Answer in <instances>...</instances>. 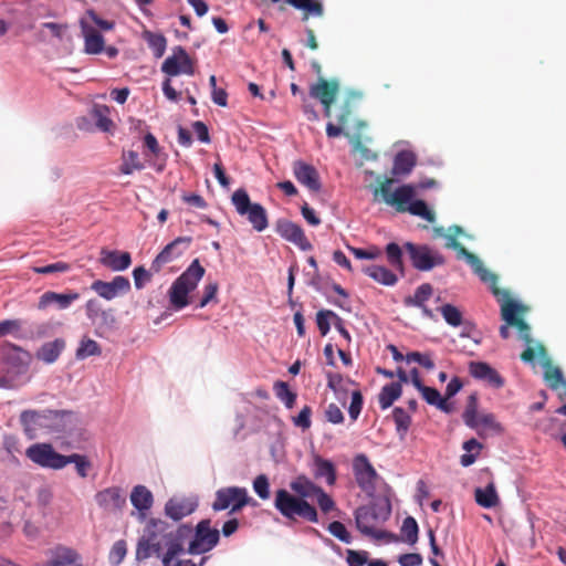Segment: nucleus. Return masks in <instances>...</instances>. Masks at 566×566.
I'll return each mask as SVG.
<instances>
[{"mask_svg":"<svg viewBox=\"0 0 566 566\" xmlns=\"http://www.w3.org/2000/svg\"><path fill=\"white\" fill-rule=\"evenodd\" d=\"M339 93V82L336 78L318 77L310 87V95L321 102L324 116L331 120L326 125V135L329 138L346 137L349 143L359 148L363 144L364 130L367 123L356 117L360 94L348 92L340 104L333 109V104Z\"/></svg>","mask_w":566,"mask_h":566,"instance_id":"nucleus-1","label":"nucleus"},{"mask_svg":"<svg viewBox=\"0 0 566 566\" xmlns=\"http://www.w3.org/2000/svg\"><path fill=\"white\" fill-rule=\"evenodd\" d=\"M191 536L192 527L188 524L175 527L164 520L149 518L137 542L136 559L145 560L156 556L163 560L170 554L180 555Z\"/></svg>","mask_w":566,"mask_h":566,"instance_id":"nucleus-2","label":"nucleus"},{"mask_svg":"<svg viewBox=\"0 0 566 566\" xmlns=\"http://www.w3.org/2000/svg\"><path fill=\"white\" fill-rule=\"evenodd\" d=\"M392 184L394 180L389 178L381 181L373 191L374 200L378 201L380 197L388 206L394 207L398 212H410L429 222L434 221L433 211L428 208L423 200L411 201L415 196V188L411 185H402L392 192Z\"/></svg>","mask_w":566,"mask_h":566,"instance_id":"nucleus-3","label":"nucleus"},{"mask_svg":"<svg viewBox=\"0 0 566 566\" xmlns=\"http://www.w3.org/2000/svg\"><path fill=\"white\" fill-rule=\"evenodd\" d=\"M195 61L190 57L188 52L180 45L172 49L171 55L166 57L161 64V72L168 77L163 82L164 95L171 102H178L180 93H178L171 85L170 77L179 74L193 75Z\"/></svg>","mask_w":566,"mask_h":566,"instance_id":"nucleus-4","label":"nucleus"},{"mask_svg":"<svg viewBox=\"0 0 566 566\" xmlns=\"http://www.w3.org/2000/svg\"><path fill=\"white\" fill-rule=\"evenodd\" d=\"M274 507L289 521L301 518L310 523L318 522V513L315 506L285 489L275 491Z\"/></svg>","mask_w":566,"mask_h":566,"instance_id":"nucleus-5","label":"nucleus"},{"mask_svg":"<svg viewBox=\"0 0 566 566\" xmlns=\"http://www.w3.org/2000/svg\"><path fill=\"white\" fill-rule=\"evenodd\" d=\"M205 272V268L201 266L199 260L196 259L172 283L169 290V300L176 310H181L189 304L188 294L197 287Z\"/></svg>","mask_w":566,"mask_h":566,"instance_id":"nucleus-6","label":"nucleus"},{"mask_svg":"<svg viewBox=\"0 0 566 566\" xmlns=\"http://www.w3.org/2000/svg\"><path fill=\"white\" fill-rule=\"evenodd\" d=\"M231 202L238 214L247 217L255 231L262 232L268 228L269 219L266 210L262 205L252 202L245 189H237L231 196Z\"/></svg>","mask_w":566,"mask_h":566,"instance_id":"nucleus-7","label":"nucleus"},{"mask_svg":"<svg viewBox=\"0 0 566 566\" xmlns=\"http://www.w3.org/2000/svg\"><path fill=\"white\" fill-rule=\"evenodd\" d=\"M501 304V316L507 325L516 327L520 332V337L530 345L533 339L531 337V328L528 324L522 318L527 307L512 300L509 291L500 289V295L495 296Z\"/></svg>","mask_w":566,"mask_h":566,"instance_id":"nucleus-8","label":"nucleus"},{"mask_svg":"<svg viewBox=\"0 0 566 566\" xmlns=\"http://www.w3.org/2000/svg\"><path fill=\"white\" fill-rule=\"evenodd\" d=\"M390 514V509L388 507L386 512L380 513L374 505H365L359 506L355 511V523L356 527L364 535L374 537L376 539H387L388 542L397 541V537L386 531L376 530L377 523L382 520H387Z\"/></svg>","mask_w":566,"mask_h":566,"instance_id":"nucleus-9","label":"nucleus"},{"mask_svg":"<svg viewBox=\"0 0 566 566\" xmlns=\"http://www.w3.org/2000/svg\"><path fill=\"white\" fill-rule=\"evenodd\" d=\"M412 266L421 272H428L446 263V258L438 250L427 244L406 242L403 245Z\"/></svg>","mask_w":566,"mask_h":566,"instance_id":"nucleus-10","label":"nucleus"},{"mask_svg":"<svg viewBox=\"0 0 566 566\" xmlns=\"http://www.w3.org/2000/svg\"><path fill=\"white\" fill-rule=\"evenodd\" d=\"M252 499L248 490L241 486H227L217 490L214 501L211 505L214 512L230 509L231 513L239 512L245 505H249Z\"/></svg>","mask_w":566,"mask_h":566,"instance_id":"nucleus-11","label":"nucleus"},{"mask_svg":"<svg viewBox=\"0 0 566 566\" xmlns=\"http://www.w3.org/2000/svg\"><path fill=\"white\" fill-rule=\"evenodd\" d=\"M210 524V520H202L197 524L196 530H192V536L187 541L189 554H205L219 543L220 533L217 528H211Z\"/></svg>","mask_w":566,"mask_h":566,"instance_id":"nucleus-12","label":"nucleus"},{"mask_svg":"<svg viewBox=\"0 0 566 566\" xmlns=\"http://www.w3.org/2000/svg\"><path fill=\"white\" fill-rule=\"evenodd\" d=\"M25 455L42 468L59 470L65 467V455L57 453L49 443H35L30 446Z\"/></svg>","mask_w":566,"mask_h":566,"instance_id":"nucleus-13","label":"nucleus"},{"mask_svg":"<svg viewBox=\"0 0 566 566\" xmlns=\"http://www.w3.org/2000/svg\"><path fill=\"white\" fill-rule=\"evenodd\" d=\"M353 471L357 485L367 494L376 491V482L379 478L377 471L367 455L360 453L354 458Z\"/></svg>","mask_w":566,"mask_h":566,"instance_id":"nucleus-14","label":"nucleus"},{"mask_svg":"<svg viewBox=\"0 0 566 566\" xmlns=\"http://www.w3.org/2000/svg\"><path fill=\"white\" fill-rule=\"evenodd\" d=\"M191 237H178L168 243L154 259L150 265V270L155 273L160 272L165 264L170 263L181 256L191 244Z\"/></svg>","mask_w":566,"mask_h":566,"instance_id":"nucleus-15","label":"nucleus"},{"mask_svg":"<svg viewBox=\"0 0 566 566\" xmlns=\"http://www.w3.org/2000/svg\"><path fill=\"white\" fill-rule=\"evenodd\" d=\"M69 413L64 410H24L20 415V422L27 432H32L39 428L46 427L49 421L62 418Z\"/></svg>","mask_w":566,"mask_h":566,"instance_id":"nucleus-16","label":"nucleus"},{"mask_svg":"<svg viewBox=\"0 0 566 566\" xmlns=\"http://www.w3.org/2000/svg\"><path fill=\"white\" fill-rule=\"evenodd\" d=\"M458 258H464L465 261L470 264L475 274L479 275L481 281L484 283H489L494 296L500 295V287L497 286V276L486 270L482 263V261L472 252H470L462 243L454 249Z\"/></svg>","mask_w":566,"mask_h":566,"instance_id":"nucleus-17","label":"nucleus"},{"mask_svg":"<svg viewBox=\"0 0 566 566\" xmlns=\"http://www.w3.org/2000/svg\"><path fill=\"white\" fill-rule=\"evenodd\" d=\"M276 233L284 240L292 242L303 251H310L313 247L306 238L304 230L301 226L287 220L279 219L275 222Z\"/></svg>","mask_w":566,"mask_h":566,"instance_id":"nucleus-18","label":"nucleus"},{"mask_svg":"<svg viewBox=\"0 0 566 566\" xmlns=\"http://www.w3.org/2000/svg\"><path fill=\"white\" fill-rule=\"evenodd\" d=\"M97 505L109 514L122 512L126 506V496L118 486L106 488L95 494Z\"/></svg>","mask_w":566,"mask_h":566,"instance_id":"nucleus-19","label":"nucleus"},{"mask_svg":"<svg viewBox=\"0 0 566 566\" xmlns=\"http://www.w3.org/2000/svg\"><path fill=\"white\" fill-rule=\"evenodd\" d=\"M91 290L104 300L111 301L119 294H126L130 290V282L127 277L117 275L111 282L96 280L92 283Z\"/></svg>","mask_w":566,"mask_h":566,"instance_id":"nucleus-20","label":"nucleus"},{"mask_svg":"<svg viewBox=\"0 0 566 566\" xmlns=\"http://www.w3.org/2000/svg\"><path fill=\"white\" fill-rule=\"evenodd\" d=\"M197 507L198 501L195 496H172L166 502L164 512L177 522L193 513Z\"/></svg>","mask_w":566,"mask_h":566,"instance_id":"nucleus-21","label":"nucleus"},{"mask_svg":"<svg viewBox=\"0 0 566 566\" xmlns=\"http://www.w3.org/2000/svg\"><path fill=\"white\" fill-rule=\"evenodd\" d=\"M293 174L296 180L308 190L313 192H318L321 190L322 184L319 174L314 166L302 160H296L293 163Z\"/></svg>","mask_w":566,"mask_h":566,"instance_id":"nucleus-22","label":"nucleus"},{"mask_svg":"<svg viewBox=\"0 0 566 566\" xmlns=\"http://www.w3.org/2000/svg\"><path fill=\"white\" fill-rule=\"evenodd\" d=\"M129 500L132 505L137 510L138 520L145 521L148 512L154 505V494L145 485L138 484L132 489Z\"/></svg>","mask_w":566,"mask_h":566,"instance_id":"nucleus-23","label":"nucleus"},{"mask_svg":"<svg viewBox=\"0 0 566 566\" xmlns=\"http://www.w3.org/2000/svg\"><path fill=\"white\" fill-rule=\"evenodd\" d=\"M0 357L9 367L17 370L27 368L31 360V355L27 350L11 343L0 347Z\"/></svg>","mask_w":566,"mask_h":566,"instance_id":"nucleus-24","label":"nucleus"},{"mask_svg":"<svg viewBox=\"0 0 566 566\" xmlns=\"http://www.w3.org/2000/svg\"><path fill=\"white\" fill-rule=\"evenodd\" d=\"M469 373L473 378L483 380L493 388H502L505 382L497 370L484 361H470Z\"/></svg>","mask_w":566,"mask_h":566,"instance_id":"nucleus-25","label":"nucleus"},{"mask_svg":"<svg viewBox=\"0 0 566 566\" xmlns=\"http://www.w3.org/2000/svg\"><path fill=\"white\" fill-rule=\"evenodd\" d=\"M433 287L430 283H423L418 286L415 291L413 295L406 296L403 298V304L407 307H418L421 310L423 316L434 319V314L432 310H430L426 302L432 296Z\"/></svg>","mask_w":566,"mask_h":566,"instance_id":"nucleus-26","label":"nucleus"},{"mask_svg":"<svg viewBox=\"0 0 566 566\" xmlns=\"http://www.w3.org/2000/svg\"><path fill=\"white\" fill-rule=\"evenodd\" d=\"M99 262L112 271L118 272L124 271L130 266L132 256L129 252L102 249Z\"/></svg>","mask_w":566,"mask_h":566,"instance_id":"nucleus-27","label":"nucleus"},{"mask_svg":"<svg viewBox=\"0 0 566 566\" xmlns=\"http://www.w3.org/2000/svg\"><path fill=\"white\" fill-rule=\"evenodd\" d=\"M80 25L84 38V51L87 54H99L105 44L103 35L84 19L80 21Z\"/></svg>","mask_w":566,"mask_h":566,"instance_id":"nucleus-28","label":"nucleus"},{"mask_svg":"<svg viewBox=\"0 0 566 566\" xmlns=\"http://www.w3.org/2000/svg\"><path fill=\"white\" fill-rule=\"evenodd\" d=\"M87 318L95 325H111L115 322L112 310H104L101 302L96 298H90L85 304Z\"/></svg>","mask_w":566,"mask_h":566,"instance_id":"nucleus-29","label":"nucleus"},{"mask_svg":"<svg viewBox=\"0 0 566 566\" xmlns=\"http://www.w3.org/2000/svg\"><path fill=\"white\" fill-rule=\"evenodd\" d=\"M80 294L77 292L70 293H56L45 292L40 296L38 308L44 310L51 304H57L61 310L67 308L74 301L78 300Z\"/></svg>","mask_w":566,"mask_h":566,"instance_id":"nucleus-30","label":"nucleus"},{"mask_svg":"<svg viewBox=\"0 0 566 566\" xmlns=\"http://www.w3.org/2000/svg\"><path fill=\"white\" fill-rule=\"evenodd\" d=\"M474 499L475 502L484 509L495 507L500 503V497L494 482L491 480L485 488H476Z\"/></svg>","mask_w":566,"mask_h":566,"instance_id":"nucleus-31","label":"nucleus"},{"mask_svg":"<svg viewBox=\"0 0 566 566\" xmlns=\"http://www.w3.org/2000/svg\"><path fill=\"white\" fill-rule=\"evenodd\" d=\"M363 272L382 285L392 286L398 281L397 275L391 270L381 265L373 264L364 266Z\"/></svg>","mask_w":566,"mask_h":566,"instance_id":"nucleus-32","label":"nucleus"},{"mask_svg":"<svg viewBox=\"0 0 566 566\" xmlns=\"http://www.w3.org/2000/svg\"><path fill=\"white\" fill-rule=\"evenodd\" d=\"M290 488L295 493L294 495L302 497L304 500L308 497H314L321 489V486L316 485L305 475L296 476L290 483Z\"/></svg>","mask_w":566,"mask_h":566,"instance_id":"nucleus-33","label":"nucleus"},{"mask_svg":"<svg viewBox=\"0 0 566 566\" xmlns=\"http://www.w3.org/2000/svg\"><path fill=\"white\" fill-rule=\"evenodd\" d=\"M64 347L65 342L56 338L53 342L43 344L36 353V357L46 364H52L59 358Z\"/></svg>","mask_w":566,"mask_h":566,"instance_id":"nucleus-34","label":"nucleus"},{"mask_svg":"<svg viewBox=\"0 0 566 566\" xmlns=\"http://www.w3.org/2000/svg\"><path fill=\"white\" fill-rule=\"evenodd\" d=\"M286 3L295 9L303 11V21H307L311 15L322 17L324 7L318 0H285Z\"/></svg>","mask_w":566,"mask_h":566,"instance_id":"nucleus-35","label":"nucleus"},{"mask_svg":"<svg viewBox=\"0 0 566 566\" xmlns=\"http://www.w3.org/2000/svg\"><path fill=\"white\" fill-rule=\"evenodd\" d=\"M416 156L408 150L399 151L394 159V175H407L416 165Z\"/></svg>","mask_w":566,"mask_h":566,"instance_id":"nucleus-36","label":"nucleus"},{"mask_svg":"<svg viewBox=\"0 0 566 566\" xmlns=\"http://www.w3.org/2000/svg\"><path fill=\"white\" fill-rule=\"evenodd\" d=\"M315 463V478H324L328 485H334L336 482V469L332 461L316 457Z\"/></svg>","mask_w":566,"mask_h":566,"instance_id":"nucleus-37","label":"nucleus"},{"mask_svg":"<svg viewBox=\"0 0 566 566\" xmlns=\"http://www.w3.org/2000/svg\"><path fill=\"white\" fill-rule=\"evenodd\" d=\"M402 392L400 382H391L384 386L378 395V402L382 410L389 408Z\"/></svg>","mask_w":566,"mask_h":566,"instance_id":"nucleus-38","label":"nucleus"},{"mask_svg":"<svg viewBox=\"0 0 566 566\" xmlns=\"http://www.w3.org/2000/svg\"><path fill=\"white\" fill-rule=\"evenodd\" d=\"M143 38L147 42L149 49L153 51L155 57L159 59L165 54L167 40L161 33L144 31Z\"/></svg>","mask_w":566,"mask_h":566,"instance_id":"nucleus-39","label":"nucleus"},{"mask_svg":"<svg viewBox=\"0 0 566 566\" xmlns=\"http://www.w3.org/2000/svg\"><path fill=\"white\" fill-rule=\"evenodd\" d=\"M122 159L123 163L119 166V171L124 175H130L135 170L144 169V165L139 159L138 154L134 150L123 153Z\"/></svg>","mask_w":566,"mask_h":566,"instance_id":"nucleus-40","label":"nucleus"},{"mask_svg":"<svg viewBox=\"0 0 566 566\" xmlns=\"http://www.w3.org/2000/svg\"><path fill=\"white\" fill-rule=\"evenodd\" d=\"M462 448L467 451V453L462 454L460 458V463L463 467H470L473 464L482 450V444L474 438L465 441Z\"/></svg>","mask_w":566,"mask_h":566,"instance_id":"nucleus-41","label":"nucleus"},{"mask_svg":"<svg viewBox=\"0 0 566 566\" xmlns=\"http://www.w3.org/2000/svg\"><path fill=\"white\" fill-rule=\"evenodd\" d=\"M385 252L389 265L403 274L405 266L402 261V249L397 243L390 242L386 245Z\"/></svg>","mask_w":566,"mask_h":566,"instance_id":"nucleus-42","label":"nucleus"},{"mask_svg":"<svg viewBox=\"0 0 566 566\" xmlns=\"http://www.w3.org/2000/svg\"><path fill=\"white\" fill-rule=\"evenodd\" d=\"M101 353V346L97 342L88 337H83L76 349L75 356L77 359L83 360L90 356H98Z\"/></svg>","mask_w":566,"mask_h":566,"instance_id":"nucleus-43","label":"nucleus"},{"mask_svg":"<svg viewBox=\"0 0 566 566\" xmlns=\"http://www.w3.org/2000/svg\"><path fill=\"white\" fill-rule=\"evenodd\" d=\"M109 108L105 105H96L93 108V118L98 129L102 132H111L114 124L108 117Z\"/></svg>","mask_w":566,"mask_h":566,"instance_id":"nucleus-44","label":"nucleus"},{"mask_svg":"<svg viewBox=\"0 0 566 566\" xmlns=\"http://www.w3.org/2000/svg\"><path fill=\"white\" fill-rule=\"evenodd\" d=\"M478 398L476 395H470L468 405L463 412V421L471 429H478Z\"/></svg>","mask_w":566,"mask_h":566,"instance_id":"nucleus-45","label":"nucleus"},{"mask_svg":"<svg viewBox=\"0 0 566 566\" xmlns=\"http://www.w3.org/2000/svg\"><path fill=\"white\" fill-rule=\"evenodd\" d=\"M419 527L417 521L412 516L403 520L401 525V535L406 543L413 545L418 541Z\"/></svg>","mask_w":566,"mask_h":566,"instance_id":"nucleus-46","label":"nucleus"},{"mask_svg":"<svg viewBox=\"0 0 566 566\" xmlns=\"http://www.w3.org/2000/svg\"><path fill=\"white\" fill-rule=\"evenodd\" d=\"M392 418L396 424V430L401 438H403L411 424V417L400 407L392 410Z\"/></svg>","mask_w":566,"mask_h":566,"instance_id":"nucleus-47","label":"nucleus"},{"mask_svg":"<svg viewBox=\"0 0 566 566\" xmlns=\"http://www.w3.org/2000/svg\"><path fill=\"white\" fill-rule=\"evenodd\" d=\"M274 391L276 397L284 402L286 408H292L296 400V394L290 390L289 385L284 381H276L274 384Z\"/></svg>","mask_w":566,"mask_h":566,"instance_id":"nucleus-48","label":"nucleus"},{"mask_svg":"<svg viewBox=\"0 0 566 566\" xmlns=\"http://www.w3.org/2000/svg\"><path fill=\"white\" fill-rule=\"evenodd\" d=\"M65 465L69 463H74L77 474L81 478H86L88 474V470L92 468L91 462L85 455L73 453L70 455H65Z\"/></svg>","mask_w":566,"mask_h":566,"instance_id":"nucleus-49","label":"nucleus"},{"mask_svg":"<svg viewBox=\"0 0 566 566\" xmlns=\"http://www.w3.org/2000/svg\"><path fill=\"white\" fill-rule=\"evenodd\" d=\"M439 311L449 325L458 327L462 324V313L454 305L444 304L439 308Z\"/></svg>","mask_w":566,"mask_h":566,"instance_id":"nucleus-50","label":"nucleus"},{"mask_svg":"<svg viewBox=\"0 0 566 566\" xmlns=\"http://www.w3.org/2000/svg\"><path fill=\"white\" fill-rule=\"evenodd\" d=\"M544 378L553 390H558L560 386L566 382L558 367L548 366L545 370Z\"/></svg>","mask_w":566,"mask_h":566,"instance_id":"nucleus-51","label":"nucleus"},{"mask_svg":"<svg viewBox=\"0 0 566 566\" xmlns=\"http://www.w3.org/2000/svg\"><path fill=\"white\" fill-rule=\"evenodd\" d=\"M179 555H169L163 558V566H203L208 560L207 556L200 558L198 563L189 558H179Z\"/></svg>","mask_w":566,"mask_h":566,"instance_id":"nucleus-52","label":"nucleus"},{"mask_svg":"<svg viewBox=\"0 0 566 566\" xmlns=\"http://www.w3.org/2000/svg\"><path fill=\"white\" fill-rule=\"evenodd\" d=\"M335 313L331 310H321L316 314V324L322 336H326L331 329V321Z\"/></svg>","mask_w":566,"mask_h":566,"instance_id":"nucleus-53","label":"nucleus"},{"mask_svg":"<svg viewBox=\"0 0 566 566\" xmlns=\"http://www.w3.org/2000/svg\"><path fill=\"white\" fill-rule=\"evenodd\" d=\"M327 530L333 536L338 538L340 542L345 544L352 543V535L349 534V532L342 522L334 521L329 523Z\"/></svg>","mask_w":566,"mask_h":566,"instance_id":"nucleus-54","label":"nucleus"},{"mask_svg":"<svg viewBox=\"0 0 566 566\" xmlns=\"http://www.w3.org/2000/svg\"><path fill=\"white\" fill-rule=\"evenodd\" d=\"M253 490L262 500H268L270 497V483L265 474H260L254 479Z\"/></svg>","mask_w":566,"mask_h":566,"instance_id":"nucleus-55","label":"nucleus"},{"mask_svg":"<svg viewBox=\"0 0 566 566\" xmlns=\"http://www.w3.org/2000/svg\"><path fill=\"white\" fill-rule=\"evenodd\" d=\"M71 265L66 262H56L44 266H33L32 271L38 274L64 273L70 271Z\"/></svg>","mask_w":566,"mask_h":566,"instance_id":"nucleus-56","label":"nucleus"},{"mask_svg":"<svg viewBox=\"0 0 566 566\" xmlns=\"http://www.w3.org/2000/svg\"><path fill=\"white\" fill-rule=\"evenodd\" d=\"M368 552L366 551H355L347 549L346 551V562L348 566H364L368 565Z\"/></svg>","mask_w":566,"mask_h":566,"instance_id":"nucleus-57","label":"nucleus"},{"mask_svg":"<svg viewBox=\"0 0 566 566\" xmlns=\"http://www.w3.org/2000/svg\"><path fill=\"white\" fill-rule=\"evenodd\" d=\"M363 395L359 390H355L352 392V400L350 405L348 407V413L352 419V421H356L361 412L363 409Z\"/></svg>","mask_w":566,"mask_h":566,"instance_id":"nucleus-58","label":"nucleus"},{"mask_svg":"<svg viewBox=\"0 0 566 566\" xmlns=\"http://www.w3.org/2000/svg\"><path fill=\"white\" fill-rule=\"evenodd\" d=\"M494 430L501 431V424L496 422L494 415L484 413L478 417V429H475L479 433L481 430Z\"/></svg>","mask_w":566,"mask_h":566,"instance_id":"nucleus-59","label":"nucleus"},{"mask_svg":"<svg viewBox=\"0 0 566 566\" xmlns=\"http://www.w3.org/2000/svg\"><path fill=\"white\" fill-rule=\"evenodd\" d=\"M406 360H407V363H411V361L418 363L419 365H421L423 368H426L428 370H431L434 368V363H433L432 358L430 357V355H428V354L412 352V353L407 354Z\"/></svg>","mask_w":566,"mask_h":566,"instance_id":"nucleus-60","label":"nucleus"},{"mask_svg":"<svg viewBox=\"0 0 566 566\" xmlns=\"http://www.w3.org/2000/svg\"><path fill=\"white\" fill-rule=\"evenodd\" d=\"M317 504L323 513L335 510V501L321 488L315 495Z\"/></svg>","mask_w":566,"mask_h":566,"instance_id":"nucleus-61","label":"nucleus"},{"mask_svg":"<svg viewBox=\"0 0 566 566\" xmlns=\"http://www.w3.org/2000/svg\"><path fill=\"white\" fill-rule=\"evenodd\" d=\"M350 252L356 259L375 260L381 255V250L378 247H370L369 249L350 248Z\"/></svg>","mask_w":566,"mask_h":566,"instance_id":"nucleus-62","label":"nucleus"},{"mask_svg":"<svg viewBox=\"0 0 566 566\" xmlns=\"http://www.w3.org/2000/svg\"><path fill=\"white\" fill-rule=\"evenodd\" d=\"M325 418L333 424H339L344 422V413L336 403H329L325 409Z\"/></svg>","mask_w":566,"mask_h":566,"instance_id":"nucleus-63","label":"nucleus"},{"mask_svg":"<svg viewBox=\"0 0 566 566\" xmlns=\"http://www.w3.org/2000/svg\"><path fill=\"white\" fill-rule=\"evenodd\" d=\"M22 328L21 319H6L0 322V337L17 334Z\"/></svg>","mask_w":566,"mask_h":566,"instance_id":"nucleus-64","label":"nucleus"}]
</instances>
